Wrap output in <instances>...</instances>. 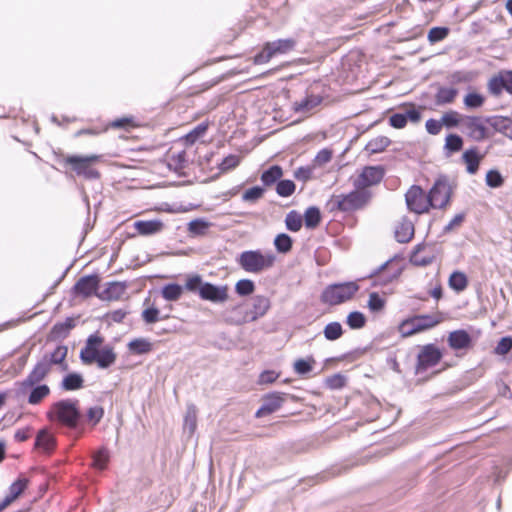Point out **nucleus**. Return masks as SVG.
Segmentation results:
<instances>
[{"instance_id":"f257e3e1","label":"nucleus","mask_w":512,"mask_h":512,"mask_svg":"<svg viewBox=\"0 0 512 512\" xmlns=\"http://www.w3.org/2000/svg\"><path fill=\"white\" fill-rule=\"evenodd\" d=\"M67 353L68 348L65 345H58L52 352H45L27 377L19 382L20 392L25 394L30 387L41 383L49 375L53 365H60L62 370H67L68 365L65 363Z\"/></svg>"},{"instance_id":"f03ea898","label":"nucleus","mask_w":512,"mask_h":512,"mask_svg":"<svg viewBox=\"0 0 512 512\" xmlns=\"http://www.w3.org/2000/svg\"><path fill=\"white\" fill-rule=\"evenodd\" d=\"M77 404V400L65 399L57 401L47 412V417L51 421H57L63 426L75 429L81 418Z\"/></svg>"},{"instance_id":"7ed1b4c3","label":"nucleus","mask_w":512,"mask_h":512,"mask_svg":"<svg viewBox=\"0 0 512 512\" xmlns=\"http://www.w3.org/2000/svg\"><path fill=\"white\" fill-rule=\"evenodd\" d=\"M240 267L249 273H260L274 265L275 255L271 252L262 253L260 250H247L238 257Z\"/></svg>"},{"instance_id":"20e7f679","label":"nucleus","mask_w":512,"mask_h":512,"mask_svg":"<svg viewBox=\"0 0 512 512\" xmlns=\"http://www.w3.org/2000/svg\"><path fill=\"white\" fill-rule=\"evenodd\" d=\"M372 193L368 189L355 188L347 195L337 196L327 205L334 208L336 205L339 210L350 212L365 207L371 200Z\"/></svg>"},{"instance_id":"39448f33","label":"nucleus","mask_w":512,"mask_h":512,"mask_svg":"<svg viewBox=\"0 0 512 512\" xmlns=\"http://www.w3.org/2000/svg\"><path fill=\"white\" fill-rule=\"evenodd\" d=\"M359 290L357 282L331 284L322 292V302L338 305L350 300Z\"/></svg>"},{"instance_id":"423d86ee","label":"nucleus","mask_w":512,"mask_h":512,"mask_svg":"<svg viewBox=\"0 0 512 512\" xmlns=\"http://www.w3.org/2000/svg\"><path fill=\"white\" fill-rule=\"evenodd\" d=\"M101 159L100 155L92 154L89 156L71 155L65 159V163L70 165L72 170L87 180H96L100 178V173L92 167V164Z\"/></svg>"},{"instance_id":"0eeeda50","label":"nucleus","mask_w":512,"mask_h":512,"mask_svg":"<svg viewBox=\"0 0 512 512\" xmlns=\"http://www.w3.org/2000/svg\"><path fill=\"white\" fill-rule=\"evenodd\" d=\"M295 46L293 39H278L272 42H267L263 50L255 55L254 62L256 64H264L277 54H285L291 51Z\"/></svg>"},{"instance_id":"6e6552de","label":"nucleus","mask_w":512,"mask_h":512,"mask_svg":"<svg viewBox=\"0 0 512 512\" xmlns=\"http://www.w3.org/2000/svg\"><path fill=\"white\" fill-rule=\"evenodd\" d=\"M452 189L445 176L439 177L429 191L430 205L433 208H444L450 201Z\"/></svg>"},{"instance_id":"1a4fd4ad","label":"nucleus","mask_w":512,"mask_h":512,"mask_svg":"<svg viewBox=\"0 0 512 512\" xmlns=\"http://www.w3.org/2000/svg\"><path fill=\"white\" fill-rule=\"evenodd\" d=\"M407 207L410 211L422 214L428 211L430 205L429 196L419 186H412L405 194Z\"/></svg>"},{"instance_id":"9d476101","label":"nucleus","mask_w":512,"mask_h":512,"mask_svg":"<svg viewBox=\"0 0 512 512\" xmlns=\"http://www.w3.org/2000/svg\"><path fill=\"white\" fill-rule=\"evenodd\" d=\"M384 177V169L381 166H367L354 180L355 188L368 189L377 185Z\"/></svg>"},{"instance_id":"9b49d317","label":"nucleus","mask_w":512,"mask_h":512,"mask_svg":"<svg viewBox=\"0 0 512 512\" xmlns=\"http://www.w3.org/2000/svg\"><path fill=\"white\" fill-rule=\"evenodd\" d=\"M484 123H486L485 118L477 116H464L462 118V127L475 141H482L488 137Z\"/></svg>"},{"instance_id":"f8f14e48","label":"nucleus","mask_w":512,"mask_h":512,"mask_svg":"<svg viewBox=\"0 0 512 512\" xmlns=\"http://www.w3.org/2000/svg\"><path fill=\"white\" fill-rule=\"evenodd\" d=\"M286 396L287 394L280 392H272L264 395L262 405L256 411L255 416L260 418L274 413L283 405Z\"/></svg>"},{"instance_id":"ddd939ff","label":"nucleus","mask_w":512,"mask_h":512,"mask_svg":"<svg viewBox=\"0 0 512 512\" xmlns=\"http://www.w3.org/2000/svg\"><path fill=\"white\" fill-rule=\"evenodd\" d=\"M99 283L100 278L97 274L83 276L73 286V292L84 298L97 295Z\"/></svg>"},{"instance_id":"4468645a","label":"nucleus","mask_w":512,"mask_h":512,"mask_svg":"<svg viewBox=\"0 0 512 512\" xmlns=\"http://www.w3.org/2000/svg\"><path fill=\"white\" fill-rule=\"evenodd\" d=\"M103 341V337L97 334H92L87 338L85 347L80 351V359L84 364L91 365L95 362L96 356H98V352L101 350L99 347Z\"/></svg>"},{"instance_id":"2eb2a0df","label":"nucleus","mask_w":512,"mask_h":512,"mask_svg":"<svg viewBox=\"0 0 512 512\" xmlns=\"http://www.w3.org/2000/svg\"><path fill=\"white\" fill-rule=\"evenodd\" d=\"M441 357L442 354L440 350L434 345L429 344L424 346L418 355L417 371L420 372L436 365Z\"/></svg>"},{"instance_id":"dca6fc26","label":"nucleus","mask_w":512,"mask_h":512,"mask_svg":"<svg viewBox=\"0 0 512 512\" xmlns=\"http://www.w3.org/2000/svg\"><path fill=\"white\" fill-rule=\"evenodd\" d=\"M200 297L213 303H224L228 299V287L205 282Z\"/></svg>"},{"instance_id":"f3484780","label":"nucleus","mask_w":512,"mask_h":512,"mask_svg":"<svg viewBox=\"0 0 512 512\" xmlns=\"http://www.w3.org/2000/svg\"><path fill=\"white\" fill-rule=\"evenodd\" d=\"M134 228L140 235L150 236L160 233L164 229V223L159 219L138 220L134 222Z\"/></svg>"},{"instance_id":"a211bd4d","label":"nucleus","mask_w":512,"mask_h":512,"mask_svg":"<svg viewBox=\"0 0 512 512\" xmlns=\"http://www.w3.org/2000/svg\"><path fill=\"white\" fill-rule=\"evenodd\" d=\"M485 122L495 131L512 140V119L504 116H490L485 118Z\"/></svg>"},{"instance_id":"6ab92c4d","label":"nucleus","mask_w":512,"mask_h":512,"mask_svg":"<svg viewBox=\"0 0 512 512\" xmlns=\"http://www.w3.org/2000/svg\"><path fill=\"white\" fill-rule=\"evenodd\" d=\"M126 288L127 285L123 282H109L97 296L101 300H118L124 295Z\"/></svg>"},{"instance_id":"aec40b11","label":"nucleus","mask_w":512,"mask_h":512,"mask_svg":"<svg viewBox=\"0 0 512 512\" xmlns=\"http://www.w3.org/2000/svg\"><path fill=\"white\" fill-rule=\"evenodd\" d=\"M471 336L465 330H455L448 336L449 346L454 350L467 349L471 346Z\"/></svg>"},{"instance_id":"412c9836","label":"nucleus","mask_w":512,"mask_h":512,"mask_svg":"<svg viewBox=\"0 0 512 512\" xmlns=\"http://www.w3.org/2000/svg\"><path fill=\"white\" fill-rule=\"evenodd\" d=\"M414 235V226L407 218H402L395 226V238L400 243L409 242Z\"/></svg>"},{"instance_id":"4be33fe9","label":"nucleus","mask_w":512,"mask_h":512,"mask_svg":"<svg viewBox=\"0 0 512 512\" xmlns=\"http://www.w3.org/2000/svg\"><path fill=\"white\" fill-rule=\"evenodd\" d=\"M270 308V300L261 295H257L252 299V309L250 311L251 321H255L258 318L264 316Z\"/></svg>"},{"instance_id":"5701e85b","label":"nucleus","mask_w":512,"mask_h":512,"mask_svg":"<svg viewBox=\"0 0 512 512\" xmlns=\"http://www.w3.org/2000/svg\"><path fill=\"white\" fill-rule=\"evenodd\" d=\"M56 445L55 437L47 430L42 429L38 432L35 440V447L46 453H50Z\"/></svg>"},{"instance_id":"b1692460","label":"nucleus","mask_w":512,"mask_h":512,"mask_svg":"<svg viewBox=\"0 0 512 512\" xmlns=\"http://www.w3.org/2000/svg\"><path fill=\"white\" fill-rule=\"evenodd\" d=\"M116 358L113 347L105 346L98 352L94 363H97L99 368L106 369L115 363Z\"/></svg>"},{"instance_id":"393cba45","label":"nucleus","mask_w":512,"mask_h":512,"mask_svg":"<svg viewBox=\"0 0 512 512\" xmlns=\"http://www.w3.org/2000/svg\"><path fill=\"white\" fill-rule=\"evenodd\" d=\"M28 390L30 392L27 401L31 405H37L41 403L50 394L49 386L41 383L30 387Z\"/></svg>"},{"instance_id":"a878e982","label":"nucleus","mask_w":512,"mask_h":512,"mask_svg":"<svg viewBox=\"0 0 512 512\" xmlns=\"http://www.w3.org/2000/svg\"><path fill=\"white\" fill-rule=\"evenodd\" d=\"M416 325L419 328V331H424L430 329L439 323H441L444 318L441 313H435L432 315H418L415 316Z\"/></svg>"},{"instance_id":"bb28decb","label":"nucleus","mask_w":512,"mask_h":512,"mask_svg":"<svg viewBox=\"0 0 512 512\" xmlns=\"http://www.w3.org/2000/svg\"><path fill=\"white\" fill-rule=\"evenodd\" d=\"M84 379L79 373H68L61 382V388L65 391H74L83 387Z\"/></svg>"},{"instance_id":"cd10ccee","label":"nucleus","mask_w":512,"mask_h":512,"mask_svg":"<svg viewBox=\"0 0 512 512\" xmlns=\"http://www.w3.org/2000/svg\"><path fill=\"white\" fill-rule=\"evenodd\" d=\"M303 217V224L306 229H315L320 223V208L311 206L306 209Z\"/></svg>"},{"instance_id":"c85d7f7f","label":"nucleus","mask_w":512,"mask_h":512,"mask_svg":"<svg viewBox=\"0 0 512 512\" xmlns=\"http://www.w3.org/2000/svg\"><path fill=\"white\" fill-rule=\"evenodd\" d=\"M463 161L469 174H475L478 171L481 156L478 155L476 149H469L463 153Z\"/></svg>"},{"instance_id":"c756f323","label":"nucleus","mask_w":512,"mask_h":512,"mask_svg":"<svg viewBox=\"0 0 512 512\" xmlns=\"http://www.w3.org/2000/svg\"><path fill=\"white\" fill-rule=\"evenodd\" d=\"M152 343L145 338H136L128 343V349L137 355L147 354L152 351Z\"/></svg>"},{"instance_id":"7c9ffc66","label":"nucleus","mask_w":512,"mask_h":512,"mask_svg":"<svg viewBox=\"0 0 512 512\" xmlns=\"http://www.w3.org/2000/svg\"><path fill=\"white\" fill-rule=\"evenodd\" d=\"M457 94L458 90L455 88L440 87L435 96V103L439 106L453 103Z\"/></svg>"},{"instance_id":"2f4dec72","label":"nucleus","mask_w":512,"mask_h":512,"mask_svg":"<svg viewBox=\"0 0 512 512\" xmlns=\"http://www.w3.org/2000/svg\"><path fill=\"white\" fill-rule=\"evenodd\" d=\"M282 175V168L279 165H273L261 174V181L265 186H271L278 182Z\"/></svg>"},{"instance_id":"473e14b6","label":"nucleus","mask_w":512,"mask_h":512,"mask_svg":"<svg viewBox=\"0 0 512 512\" xmlns=\"http://www.w3.org/2000/svg\"><path fill=\"white\" fill-rule=\"evenodd\" d=\"M390 143H391V141L388 137L378 136V137L371 139L367 143L365 149L369 153H372V154L380 153V152L384 151L386 149V147H388L390 145Z\"/></svg>"},{"instance_id":"72a5a7b5","label":"nucleus","mask_w":512,"mask_h":512,"mask_svg":"<svg viewBox=\"0 0 512 512\" xmlns=\"http://www.w3.org/2000/svg\"><path fill=\"white\" fill-rule=\"evenodd\" d=\"M286 228L291 232H298L303 226V217L300 213L292 210L285 217Z\"/></svg>"},{"instance_id":"f704fd0d","label":"nucleus","mask_w":512,"mask_h":512,"mask_svg":"<svg viewBox=\"0 0 512 512\" xmlns=\"http://www.w3.org/2000/svg\"><path fill=\"white\" fill-rule=\"evenodd\" d=\"M197 427V409L196 406L190 404L187 406L186 414L184 417V429L188 430L189 434H193Z\"/></svg>"},{"instance_id":"c9c22d12","label":"nucleus","mask_w":512,"mask_h":512,"mask_svg":"<svg viewBox=\"0 0 512 512\" xmlns=\"http://www.w3.org/2000/svg\"><path fill=\"white\" fill-rule=\"evenodd\" d=\"M449 285L453 290L462 292L468 285V279L463 272L455 271L449 277Z\"/></svg>"},{"instance_id":"e433bc0d","label":"nucleus","mask_w":512,"mask_h":512,"mask_svg":"<svg viewBox=\"0 0 512 512\" xmlns=\"http://www.w3.org/2000/svg\"><path fill=\"white\" fill-rule=\"evenodd\" d=\"M293 245L292 238L286 233L278 234L274 239V246L279 253L286 254L291 251Z\"/></svg>"},{"instance_id":"4c0bfd02","label":"nucleus","mask_w":512,"mask_h":512,"mask_svg":"<svg viewBox=\"0 0 512 512\" xmlns=\"http://www.w3.org/2000/svg\"><path fill=\"white\" fill-rule=\"evenodd\" d=\"M109 459H110L109 451L106 448L102 447L94 453L92 466L95 469L104 470V469H106V467L109 463Z\"/></svg>"},{"instance_id":"58836bf2","label":"nucleus","mask_w":512,"mask_h":512,"mask_svg":"<svg viewBox=\"0 0 512 512\" xmlns=\"http://www.w3.org/2000/svg\"><path fill=\"white\" fill-rule=\"evenodd\" d=\"M75 327V320L73 318H67L64 322L56 323L51 333L55 337H65L68 332Z\"/></svg>"},{"instance_id":"ea45409f","label":"nucleus","mask_w":512,"mask_h":512,"mask_svg":"<svg viewBox=\"0 0 512 512\" xmlns=\"http://www.w3.org/2000/svg\"><path fill=\"white\" fill-rule=\"evenodd\" d=\"M28 484V480L25 478H19L15 482H13L9 487V493L6 497H8L11 502L16 500L26 489Z\"/></svg>"},{"instance_id":"a19ab883","label":"nucleus","mask_w":512,"mask_h":512,"mask_svg":"<svg viewBox=\"0 0 512 512\" xmlns=\"http://www.w3.org/2000/svg\"><path fill=\"white\" fill-rule=\"evenodd\" d=\"M182 287L178 284H167L162 289V296L168 301H176L181 297Z\"/></svg>"},{"instance_id":"79ce46f5","label":"nucleus","mask_w":512,"mask_h":512,"mask_svg":"<svg viewBox=\"0 0 512 512\" xmlns=\"http://www.w3.org/2000/svg\"><path fill=\"white\" fill-rule=\"evenodd\" d=\"M295 183L292 180H280L276 184V192L281 197H289L295 192Z\"/></svg>"},{"instance_id":"37998d69","label":"nucleus","mask_w":512,"mask_h":512,"mask_svg":"<svg viewBox=\"0 0 512 512\" xmlns=\"http://www.w3.org/2000/svg\"><path fill=\"white\" fill-rule=\"evenodd\" d=\"M264 193H265L264 188H262L260 186H254V187L247 189L242 194V200L244 202H248V203H255L263 197Z\"/></svg>"},{"instance_id":"c03bdc74","label":"nucleus","mask_w":512,"mask_h":512,"mask_svg":"<svg viewBox=\"0 0 512 512\" xmlns=\"http://www.w3.org/2000/svg\"><path fill=\"white\" fill-rule=\"evenodd\" d=\"M323 333L326 339L336 340L343 334L342 326L339 322H331L325 326Z\"/></svg>"},{"instance_id":"a18cd8bd","label":"nucleus","mask_w":512,"mask_h":512,"mask_svg":"<svg viewBox=\"0 0 512 512\" xmlns=\"http://www.w3.org/2000/svg\"><path fill=\"white\" fill-rule=\"evenodd\" d=\"M241 161V157L238 155L230 154L225 157L222 162L218 165L220 173H226L236 168Z\"/></svg>"},{"instance_id":"49530a36","label":"nucleus","mask_w":512,"mask_h":512,"mask_svg":"<svg viewBox=\"0 0 512 512\" xmlns=\"http://www.w3.org/2000/svg\"><path fill=\"white\" fill-rule=\"evenodd\" d=\"M463 117L464 116L460 115L458 112L451 110V111L443 114V116L441 118V122H442L443 126H446L448 128L456 127L459 124L462 125Z\"/></svg>"},{"instance_id":"de8ad7c7","label":"nucleus","mask_w":512,"mask_h":512,"mask_svg":"<svg viewBox=\"0 0 512 512\" xmlns=\"http://www.w3.org/2000/svg\"><path fill=\"white\" fill-rule=\"evenodd\" d=\"M255 290V284L250 279H241L235 285V291L239 296L251 295Z\"/></svg>"},{"instance_id":"09e8293b","label":"nucleus","mask_w":512,"mask_h":512,"mask_svg":"<svg viewBox=\"0 0 512 512\" xmlns=\"http://www.w3.org/2000/svg\"><path fill=\"white\" fill-rule=\"evenodd\" d=\"M399 331L404 337H409L415 333L420 332L419 328L416 325L415 316L404 320L399 326Z\"/></svg>"},{"instance_id":"8fccbe9b","label":"nucleus","mask_w":512,"mask_h":512,"mask_svg":"<svg viewBox=\"0 0 512 512\" xmlns=\"http://www.w3.org/2000/svg\"><path fill=\"white\" fill-rule=\"evenodd\" d=\"M449 32L450 30L447 27H433L428 32V41L431 44L442 41L448 36Z\"/></svg>"},{"instance_id":"3c124183","label":"nucleus","mask_w":512,"mask_h":512,"mask_svg":"<svg viewBox=\"0 0 512 512\" xmlns=\"http://www.w3.org/2000/svg\"><path fill=\"white\" fill-rule=\"evenodd\" d=\"M208 129V123H200L193 130H191L186 136L185 140L188 144H194L197 139L203 136Z\"/></svg>"},{"instance_id":"603ef678","label":"nucleus","mask_w":512,"mask_h":512,"mask_svg":"<svg viewBox=\"0 0 512 512\" xmlns=\"http://www.w3.org/2000/svg\"><path fill=\"white\" fill-rule=\"evenodd\" d=\"M346 382L347 378L341 373L334 374L325 379L326 386L332 390L343 388Z\"/></svg>"},{"instance_id":"864d4df0","label":"nucleus","mask_w":512,"mask_h":512,"mask_svg":"<svg viewBox=\"0 0 512 512\" xmlns=\"http://www.w3.org/2000/svg\"><path fill=\"white\" fill-rule=\"evenodd\" d=\"M365 316L358 311L351 312L347 316V324L351 329H360L365 325Z\"/></svg>"},{"instance_id":"5fc2aeb1","label":"nucleus","mask_w":512,"mask_h":512,"mask_svg":"<svg viewBox=\"0 0 512 512\" xmlns=\"http://www.w3.org/2000/svg\"><path fill=\"white\" fill-rule=\"evenodd\" d=\"M504 178L498 170H489L486 174V184L491 188H499L503 185Z\"/></svg>"},{"instance_id":"6e6d98bb","label":"nucleus","mask_w":512,"mask_h":512,"mask_svg":"<svg viewBox=\"0 0 512 512\" xmlns=\"http://www.w3.org/2000/svg\"><path fill=\"white\" fill-rule=\"evenodd\" d=\"M463 140L459 135L450 134L446 137L445 148L449 152H458L462 149Z\"/></svg>"},{"instance_id":"4d7b16f0","label":"nucleus","mask_w":512,"mask_h":512,"mask_svg":"<svg viewBox=\"0 0 512 512\" xmlns=\"http://www.w3.org/2000/svg\"><path fill=\"white\" fill-rule=\"evenodd\" d=\"M385 306V299L382 298L378 293L372 292L369 294L368 308L372 312H379Z\"/></svg>"},{"instance_id":"13d9d810","label":"nucleus","mask_w":512,"mask_h":512,"mask_svg":"<svg viewBox=\"0 0 512 512\" xmlns=\"http://www.w3.org/2000/svg\"><path fill=\"white\" fill-rule=\"evenodd\" d=\"M209 224L202 219H195L189 222L188 231L193 235H203L208 229Z\"/></svg>"},{"instance_id":"bf43d9fd","label":"nucleus","mask_w":512,"mask_h":512,"mask_svg":"<svg viewBox=\"0 0 512 512\" xmlns=\"http://www.w3.org/2000/svg\"><path fill=\"white\" fill-rule=\"evenodd\" d=\"M484 97L478 93H469L464 98V104L468 108H479L484 104Z\"/></svg>"},{"instance_id":"052dcab7","label":"nucleus","mask_w":512,"mask_h":512,"mask_svg":"<svg viewBox=\"0 0 512 512\" xmlns=\"http://www.w3.org/2000/svg\"><path fill=\"white\" fill-rule=\"evenodd\" d=\"M341 166L336 165L333 166L331 170L327 171L325 174L322 172V184H326L331 187L338 181L337 173L340 170Z\"/></svg>"},{"instance_id":"680f3d73","label":"nucleus","mask_w":512,"mask_h":512,"mask_svg":"<svg viewBox=\"0 0 512 512\" xmlns=\"http://www.w3.org/2000/svg\"><path fill=\"white\" fill-rule=\"evenodd\" d=\"M512 349V337L506 336L500 339L495 347V353L497 355H506Z\"/></svg>"},{"instance_id":"e2e57ef3","label":"nucleus","mask_w":512,"mask_h":512,"mask_svg":"<svg viewBox=\"0 0 512 512\" xmlns=\"http://www.w3.org/2000/svg\"><path fill=\"white\" fill-rule=\"evenodd\" d=\"M320 102L319 99L311 97L305 98L299 103H295V110L297 112H308Z\"/></svg>"},{"instance_id":"0e129e2a","label":"nucleus","mask_w":512,"mask_h":512,"mask_svg":"<svg viewBox=\"0 0 512 512\" xmlns=\"http://www.w3.org/2000/svg\"><path fill=\"white\" fill-rule=\"evenodd\" d=\"M499 83V86L512 94V71L507 72L505 75L492 80V85Z\"/></svg>"},{"instance_id":"69168bd1","label":"nucleus","mask_w":512,"mask_h":512,"mask_svg":"<svg viewBox=\"0 0 512 512\" xmlns=\"http://www.w3.org/2000/svg\"><path fill=\"white\" fill-rule=\"evenodd\" d=\"M204 283L202 281V278L199 275H195L193 277L188 278L185 287L187 290L191 292H198L199 296L201 295V289L204 286Z\"/></svg>"},{"instance_id":"338daca9","label":"nucleus","mask_w":512,"mask_h":512,"mask_svg":"<svg viewBox=\"0 0 512 512\" xmlns=\"http://www.w3.org/2000/svg\"><path fill=\"white\" fill-rule=\"evenodd\" d=\"M160 311L155 307H150L142 312V319L147 324H153L156 323L158 320H160L159 317Z\"/></svg>"},{"instance_id":"774afa93","label":"nucleus","mask_w":512,"mask_h":512,"mask_svg":"<svg viewBox=\"0 0 512 512\" xmlns=\"http://www.w3.org/2000/svg\"><path fill=\"white\" fill-rule=\"evenodd\" d=\"M104 415V409L101 406L90 407L87 411V418L93 425L100 422Z\"/></svg>"}]
</instances>
